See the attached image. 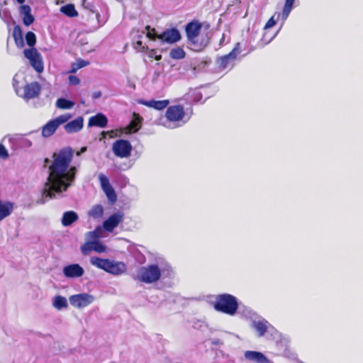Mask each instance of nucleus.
<instances>
[{
    "mask_svg": "<svg viewBox=\"0 0 363 363\" xmlns=\"http://www.w3.org/2000/svg\"><path fill=\"white\" fill-rule=\"evenodd\" d=\"M99 180L100 182L101 186L106 194L110 203H113L117 200L116 194L111 185L109 180L106 176L103 174H99Z\"/></svg>",
    "mask_w": 363,
    "mask_h": 363,
    "instance_id": "obj_15",
    "label": "nucleus"
},
{
    "mask_svg": "<svg viewBox=\"0 0 363 363\" xmlns=\"http://www.w3.org/2000/svg\"><path fill=\"white\" fill-rule=\"evenodd\" d=\"M89 234L90 235L91 238H96L98 237L96 231H91L89 232Z\"/></svg>",
    "mask_w": 363,
    "mask_h": 363,
    "instance_id": "obj_48",
    "label": "nucleus"
},
{
    "mask_svg": "<svg viewBox=\"0 0 363 363\" xmlns=\"http://www.w3.org/2000/svg\"><path fill=\"white\" fill-rule=\"evenodd\" d=\"M169 56L174 60H181L185 57V52L182 48H175L171 50Z\"/></svg>",
    "mask_w": 363,
    "mask_h": 363,
    "instance_id": "obj_32",
    "label": "nucleus"
},
{
    "mask_svg": "<svg viewBox=\"0 0 363 363\" xmlns=\"http://www.w3.org/2000/svg\"><path fill=\"white\" fill-rule=\"evenodd\" d=\"M278 31L274 34L269 35L268 33L265 30L262 39L261 43L263 45L269 44L277 35Z\"/></svg>",
    "mask_w": 363,
    "mask_h": 363,
    "instance_id": "obj_36",
    "label": "nucleus"
},
{
    "mask_svg": "<svg viewBox=\"0 0 363 363\" xmlns=\"http://www.w3.org/2000/svg\"><path fill=\"white\" fill-rule=\"evenodd\" d=\"M13 36L16 46L20 48H23L24 46V39L19 26H17L13 28Z\"/></svg>",
    "mask_w": 363,
    "mask_h": 363,
    "instance_id": "obj_26",
    "label": "nucleus"
},
{
    "mask_svg": "<svg viewBox=\"0 0 363 363\" xmlns=\"http://www.w3.org/2000/svg\"><path fill=\"white\" fill-rule=\"evenodd\" d=\"M174 270L169 262L162 256L157 255L150 263L140 267L133 279L145 284H154L161 279H171L174 277Z\"/></svg>",
    "mask_w": 363,
    "mask_h": 363,
    "instance_id": "obj_2",
    "label": "nucleus"
},
{
    "mask_svg": "<svg viewBox=\"0 0 363 363\" xmlns=\"http://www.w3.org/2000/svg\"><path fill=\"white\" fill-rule=\"evenodd\" d=\"M84 125V119L82 117H78L74 120L68 122L65 125L64 128L67 133H77L81 130Z\"/></svg>",
    "mask_w": 363,
    "mask_h": 363,
    "instance_id": "obj_19",
    "label": "nucleus"
},
{
    "mask_svg": "<svg viewBox=\"0 0 363 363\" xmlns=\"http://www.w3.org/2000/svg\"><path fill=\"white\" fill-rule=\"evenodd\" d=\"M86 147H82V148L81 151H82V152H84V151H86Z\"/></svg>",
    "mask_w": 363,
    "mask_h": 363,
    "instance_id": "obj_53",
    "label": "nucleus"
},
{
    "mask_svg": "<svg viewBox=\"0 0 363 363\" xmlns=\"http://www.w3.org/2000/svg\"><path fill=\"white\" fill-rule=\"evenodd\" d=\"M201 24L196 21L187 23L185 28L189 45L192 47L193 50L196 51L201 50L203 48L202 44H199L196 40V38L201 32Z\"/></svg>",
    "mask_w": 363,
    "mask_h": 363,
    "instance_id": "obj_9",
    "label": "nucleus"
},
{
    "mask_svg": "<svg viewBox=\"0 0 363 363\" xmlns=\"http://www.w3.org/2000/svg\"><path fill=\"white\" fill-rule=\"evenodd\" d=\"M20 13L23 16L30 14L31 9L30 6L21 4L20 6Z\"/></svg>",
    "mask_w": 363,
    "mask_h": 363,
    "instance_id": "obj_39",
    "label": "nucleus"
},
{
    "mask_svg": "<svg viewBox=\"0 0 363 363\" xmlns=\"http://www.w3.org/2000/svg\"><path fill=\"white\" fill-rule=\"evenodd\" d=\"M189 117H188V118H186V120L183 121V123H185L186 121H189Z\"/></svg>",
    "mask_w": 363,
    "mask_h": 363,
    "instance_id": "obj_54",
    "label": "nucleus"
},
{
    "mask_svg": "<svg viewBox=\"0 0 363 363\" xmlns=\"http://www.w3.org/2000/svg\"><path fill=\"white\" fill-rule=\"evenodd\" d=\"M59 126L54 120L48 122L42 128V135L44 138H48L53 135Z\"/></svg>",
    "mask_w": 363,
    "mask_h": 363,
    "instance_id": "obj_25",
    "label": "nucleus"
},
{
    "mask_svg": "<svg viewBox=\"0 0 363 363\" xmlns=\"http://www.w3.org/2000/svg\"><path fill=\"white\" fill-rule=\"evenodd\" d=\"M24 144L27 147H30L32 145V143L29 140H27V139H26L24 140Z\"/></svg>",
    "mask_w": 363,
    "mask_h": 363,
    "instance_id": "obj_49",
    "label": "nucleus"
},
{
    "mask_svg": "<svg viewBox=\"0 0 363 363\" xmlns=\"http://www.w3.org/2000/svg\"><path fill=\"white\" fill-rule=\"evenodd\" d=\"M94 296L89 294L82 293L72 295L69 297V303L77 308H84L94 301Z\"/></svg>",
    "mask_w": 363,
    "mask_h": 363,
    "instance_id": "obj_13",
    "label": "nucleus"
},
{
    "mask_svg": "<svg viewBox=\"0 0 363 363\" xmlns=\"http://www.w3.org/2000/svg\"><path fill=\"white\" fill-rule=\"evenodd\" d=\"M101 96V92L98 91H95L93 95H92V97L93 99H99Z\"/></svg>",
    "mask_w": 363,
    "mask_h": 363,
    "instance_id": "obj_47",
    "label": "nucleus"
},
{
    "mask_svg": "<svg viewBox=\"0 0 363 363\" xmlns=\"http://www.w3.org/2000/svg\"><path fill=\"white\" fill-rule=\"evenodd\" d=\"M70 118H71V115L67 113V114L61 115V116L54 118L53 120L56 123V124L58 126H60L61 124L67 123Z\"/></svg>",
    "mask_w": 363,
    "mask_h": 363,
    "instance_id": "obj_37",
    "label": "nucleus"
},
{
    "mask_svg": "<svg viewBox=\"0 0 363 363\" xmlns=\"http://www.w3.org/2000/svg\"><path fill=\"white\" fill-rule=\"evenodd\" d=\"M52 157V163L49 167L50 174L43 191V196L50 199L55 194L67 191L74 180L77 171L75 167H69L73 157L71 147L62 148L57 153H54Z\"/></svg>",
    "mask_w": 363,
    "mask_h": 363,
    "instance_id": "obj_1",
    "label": "nucleus"
},
{
    "mask_svg": "<svg viewBox=\"0 0 363 363\" xmlns=\"http://www.w3.org/2000/svg\"><path fill=\"white\" fill-rule=\"evenodd\" d=\"M133 150L130 143L124 139L116 140L112 145V151L113 154L120 158L128 157Z\"/></svg>",
    "mask_w": 363,
    "mask_h": 363,
    "instance_id": "obj_11",
    "label": "nucleus"
},
{
    "mask_svg": "<svg viewBox=\"0 0 363 363\" xmlns=\"http://www.w3.org/2000/svg\"><path fill=\"white\" fill-rule=\"evenodd\" d=\"M26 44L30 48L25 49L23 55L27 58L33 68L38 72L41 73L44 69L43 58L40 53L33 46L36 43L35 34L32 31L26 33L25 36Z\"/></svg>",
    "mask_w": 363,
    "mask_h": 363,
    "instance_id": "obj_4",
    "label": "nucleus"
},
{
    "mask_svg": "<svg viewBox=\"0 0 363 363\" xmlns=\"http://www.w3.org/2000/svg\"><path fill=\"white\" fill-rule=\"evenodd\" d=\"M211 343L213 345H221L223 342L220 339L215 338L211 340Z\"/></svg>",
    "mask_w": 363,
    "mask_h": 363,
    "instance_id": "obj_46",
    "label": "nucleus"
},
{
    "mask_svg": "<svg viewBox=\"0 0 363 363\" xmlns=\"http://www.w3.org/2000/svg\"><path fill=\"white\" fill-rule=\"evenodd\" d=\"M238 313L241 314L244 318L250 320L251 322L259 315L251 308L244 305H240V309Z\"/></svg>",
    "mask_w": 363,
    "mask_h": 363,
    "instance_id": "obj_24",
    "label": "nucleus"
},
{
    "mask_svg": "<svg viewBox=\"0 0 363 363\" xmlns=\"http://www.w3.org/2000/svg\"><path fill=\"white\" fill-rule=\"evenodd\" d=\"M55 105L58 108L60 109H71L74 107V102L65 98L61 97L56 101Z\"/></svg>",
    "mask_w": 363,
    "mask_h": 363,
    "instance_id": "obj_29",
    "label": "nucleus"
},
{
    "mask_svg": "<svg viewBox=\"0 0 363 363\" xmlns=\"http://www.w3.org/2000/svg\"><path fill=\"white\" fill-rule=\"evenodd\" d=\"M104 208L101 205L97 204L94 206L88 212L89 217L93 218H99L103 216Z\"/></svg>",
    "mask_w": 363,
    "mask_h": 363,
    "instance_id": "obj_31",
    "label": "nucleus"
},
{
    "mask_svg": "<svg viewBox=\"0 0 363 363\" xmlns=\"http://www.w3.org/2000/svg\"><path fill=\"white\" fill-rule=\"evenodd\" d=\"M295 1L296 0H285V4L281 13V18L283 21H285L289 17L291 11L294 8Z\"/></svg>",
    "mask_w": 363,
    "mask_h": 363,
    "instance_id": "obj_28",
    "label": "nucleus"
},
{
    "mask_svg": "<svg viewBox=\"0 0 363 363\" xmlns=\"http://www.w3.org/2000/svg\"><path fill=\"white\" fill-rule=\"evenodd\" d=\"M135 48L140 50H144L145 48V47L143 45V42L141 40L136 41L135 44Z\"/></svg>",
    "mask_w": 363,
    "mask_h": 363,
    "instance_id": "obj_45",
    "label": "nucleus"
},
{
    "mask_svg": "<svg viewBox=\"0 0 363 363\" xmlns=\"http://www.w3.org/2000/svg\"><path fill=\"white\" fill-rule=\"evenodd\" d=\"M213 308L218 312L234 316L240 309L239 300L230 294H220L215 297Z\"/></svg>",
    "mask_w": 363,
    "mask_h": 363,
    "instance_id": "obj_3",
    "label": "nucleus"
},
{
    "mask_svg": "<svg viewBox=\"0 0 363 363\" xmlns=\"http://www.w3.org/2000/svg\"><path fill=\"white\" fill-rule=\"evenodd\" d=\"M241 2H242V0H234L233 1L234 4H240Z\"/></svg>",
    "mask_w": 363,
    "mask_h": 363,
    "instance_id": "obj_51",
    "label": "nucleus"
},
{
    "mask_svg": "<svg viewBox=\"0 0 363 363\" xmlns=\"http://www.w3.org/2000/svg\"><path fill=\"white\" fill-rule=\"evenodd\" d=\"M9 156V155L6 147L2 144H0V158L6 159Z\"/></svg>",
    "mask_w": 363,
    "mask_h": 363,
    "instance_id": "obj_41",
    "label": "nucleus"
},
{
    "mask_svg": "<svg viewBox=\"0 0 363 363\" xmlns=\"http://www.w3.org/2000/svg\"><path fill=\"white\" fill-rule=\"evenodd\" d=\"M146 29L147 30V37L150 40L158 39L162 43L174 44L182 38L179 30L176 28L166 29L160 34H157L155 29L150 28L149 26H146Z\"/></svg>",
    "mask_w": 363,
    "mask_h": 363,
    "instance_id": "obj_6",
    "label": "nucleus"
},
{
    "mask_svg": "<svg viewBox=\"0 0 363 363\" xmlns=\"http://www.w3.org/2000/svg\"><path fill=\"white\" fill-rule=\"evenodd\" d=\"M79 219L78 214L74 211H65L62 217L61 223L64 227L70 226Z\"/></svg>",
    "mask_w": 363,
    "mask_h": 363,
    "instance_id": "obj_22",
    "label": "nucleus"
},
{
    "mask_svg": "<svg viewBox=\"0 0 363 363\" xmlns=\"http://www.w3.org/2000/svg\"><path fill=\"white\" fill-rule=\"evenodd\" d=\"M244 359L250 363H274L264 353L255 350H247L244 352Z\"/></svg>",
    "mask_w": 363,
    "mask_h": 363,
    "instance_id": "obj_16",
    "label": "nucleus"
},
{
    "mask_svg": "<svg viewBox=\"0 0 363 363\" xmlns=\"http://www.w3.org/2000/svg\"><path fill=\"white\" fill-rule=\"evenodd\" d=\"M250 327L255 332L257 337H263L264 336H270L276 337L278 335L277 329L265 318L259 315L257 318L251 322Z\"/></svg>",
    "mask_w": 363,
    "mask_h": 363,
    "instance_id": "obj_7",
    "label": "nucleus"
},
{
    "mask_svg": "<svg viewBox=\"0 0 363 363\" xmlns=\"http://www.w3.org/2000/svg\"><path fill=\"white\" fill-rule=\"evenodd\" d=\"M142 120L143 118L140 116L134 115L133 119L124 128V132L126 134L135 133L138 132L141 128Z\"/></svg>",
    "mask_w": 363,
    "mask_h": 363,
    "instance_id": "obj_20",
    "label": "nucleus"
},
{
    "mask_svg": "<svg viewBox=\"0 0 363 363\" xmlns=\"http://www.w3.org/2000/svg\"><path fill=\"white\" fill-rule=\"evenodd\" d=\"M60 11L69 17H75L77 16L78 13L75 9V7L73 4H69L65 6H62L60 8Z\"/></svg>",
    "mask_w": 363,
    "mask_h": 363,
    "instance_id": "obj_30",
    "label": "nucleus"
},
{
    "mask_svg": "<svg viewBox=\"0 0 363 363\" xmlns=\"http://www.w3.org/2000/svg\"><path fill=\"white\" fill-rule=\"evenodd\" d=\"M18 4H23L25 2V0H16Z\"/></svg>",
    "mask_w": 363,
    "mask_h": 363,
    "instance_id": "obj_52",
    "label": "nucleus"
},
{
    "mask_svg": "<svg viewBox=\"0 0 363 363\" xmlns=\"http://www.w3.org/2000/svg\"><path fill=\"white\" fill-rule=\"evenodd\" d=\"M167 122L164 125L167 128H176L181 125L179 123L185 118L184 107L181 105L169 106L166 111Z\"/></svg>",
    "mask_w": 363,
    "mask_h": 363,
    "instance_id": "obj_8",
    "label": "nucleus"
},
{
    "mask_svg": "<svg viewBox=\"0 0 363 363\" xmlns=\"http://www.w3.org/2000/svg\"><path fill=\"white\" fill-rule=\"evenodd\" d=\"M89 64V62L84 60H79L72 65L71 72H76L78 69L83 68Z\"/></svg>",
    "mask_w": 363,
    "mask_h": 363,
    "instance_id": "obj_34",
    "label": "nucleus"
},
{
    "mask_svg": "<svg viewBox=\"0 0 363 363\" xmlns=\"http://www.w3.org/2000/svg\"><path fill=\"white\" fill-rule=\"evenodd\" d=\"M124 218V213L122 211H117L111 214L106 220L103 222L102 226L105 231L111 233L121 223Z\"/></svg>",
    "mask_w": 363,
    "mask_h": 363,
    "instance_id": "obj_14",
    "label": "nucleus"
},
{
    "mask_svg": "<svg viewBox=\"0 0 363 363\" xmlns=\"http://www.w3.org/2000/svg\"><path fill=\"white\" fill-rule=\"evenodd\" d=\"M99 14L96 13V17L99 18Z\"/></svg>",
    "mask_w": 363,
    "mask_h": 363,
    "instance_id": "obj_57",
    "label": "nucleus"
},
{
    "mask_svg": "<svg viewBox=\"0 0 363 363\" xmlns=\"http://www.w3.org/2000/svg\"><path fill=\"white\" fill-rule=\"evenodd\" d=\"M149 57H154L156 60L159 61L162 59L161 55H157V50L155 49H152L149 52Z\"/></svg>",
    "mask_w": 363,
    "mask_h": 363,
    "instance_id": "obj_43",
    "label": "nucleus"
},
{
    "mask_svg": "<svg viewBox=\"0 0 363 363\" xmlns=\"http://www.w3.org/2000/svg\"><path fill=\"white\" fill-rule=\"evenodd\" d=\"M52 305L57 310L66 308L68 306L67 301L65 297L62 296H56L52 298Z\"/></svg>",
    "mask_w": 363,
    "mask_h": 363,
    "instance_id": "obj_27",
    "label": "nucleus"
},
{
    "mask_svg": "<svg viewBox=\"0 0 363 363\" xmlns=\"http://www.w3.org/2000/svg\"><path fill=\"white\" fill-rule=\"evenodd\" d=\"M89 247L93 251L99 253L104 252L106 246L99 240H93L89 242Z\"/></svg>",
    "mask_w": 363,
    "mask_h": 363,
    "instance_id": "obj_33",
    "label": "nucleus"
},
{
    "mask_svg": "<svg viewBox=\"0 0 363 363\" xmlns=\"http://www.w3.org/2000/svg\"><path fill=\"white\" fill-rule=\"evenodd\" d=\"M241 52L240 43L235 44L234 48L228 55L222 56L217 60V64L223 70H230L235 65L237 56Z\"/></svg>",
    "mask_w": 363,
    "mask_h": 363,
    "instance_id": "obj_10",
    "label": "nucleus"
},
{
    "mask_svg": "<svg viewBox=\"0 0 363 363\" xmlns=\"http://www.w3.org/2000/svg\"><path fill=\"white\" fill-rule=\"evenodd\" d=\"M139 104L145 105L148 107L154 108L155 109H157V110H162L167 106V105L169 104V101L168 100H161V101L140 100L139 101Z\"/></svg>",
    "mask_w": 363,
    "mask_h": 363,
    "instance_id": "obj_23",
    "label": "nucleus"
},
{
    "mask_svg": "<svg viewBox=\"0 0 363 363\" xmlns=\"http://www.w3.org/2000/svg\"><path fill=\"white\" fill-rule=\"evenodd\" d=\"M188 99L192 100L194 102H200L202 99V94L197 90H194L188 94Z\"/></svg>",
    "mask_w": 363,
    "mask_h": 363,
    "instance_id": "obj_35",
    "label": "nucleus"
},
{
    "mask_svg": "<svg viewBox=\"0 0 363 363\" xmlns=\"http://www.w3.org/2000/svg\"><path fill=\"white\" fill-rule=\"evenodd\" d=\"M91 250H92V249H91L89 247V242L85 243L81 247V251L84 255H86L88 252Z\"/></svg>",
    "mask_w": 363,
    "mask_h": 363,
    "instance_id": "obj_44",
    "label": "nucleus"
},
{
    "mask_svg": "<svg viewBox=\"0 0 363 363\" xmlns=\"http://www.w3.org/2000/svg\"><path fill=\"white\" fill-rule=\"evenodd\" d=\"M203 325H204V323H201L199 325V328H201L203 326Z\"/></svg>",
    "mask_w": 363,
    "mask_h": 363,
    "instance_id": "obj_56",
    "label": "nucleus"
},
{
    "mask_svg": "<svg viewBox=\"0 0 363 363\" xmlns=\"http://www.w3.org/2000/svg\"><path fill=\"white\" fill-rule=\"evenodd\" d=\"M107 124L108 118L101 113H99L95 116L90 117L88 123V125L89 127L96 126L101 128L106 127Z\"/></svg>",
    "mask_w": 363,
    "mask_h": 363,
    "instance_id": "obj_18",
    "label": "nucleus"
},
{
    "mask_svg": "<svg viewBox=\"0 0 363 363\" xmlns=\"http://www.w3.org/2000/svg\"><path fill=\"white\" fill-rule=\"evenodd\" d=\"M63 274L67 278H79L84 274V269L79 264H70L62 269Z\"/></svg>",
    "mask_w": 363,
    "mask_h": 363,
    "instance_id": "obj_17",
    "label": "nucleus"
},
{
    "mask_svg": "<svg viewBox=\"0 0 363 363\" xmlns=\"http://www.w3.org/2000/svg\"><path fill=\"white\" fill-rule=\"evenodd\" d=\"M274 16L275 15L272 16L269 20L267 22V23L265 24L264 27V30H268L269 28L273 27L276 23H277V20L274 19Z\"/></svg>",
    "mask_w": 363,
    "mask_h": 363,
    "instance_id": "obj_40",
    "label": "nucleus"
},
{
    "mask_svg": "<svg viewBox=\"0 0 363 363\" xmlns=\"http://www.w3.org/2000/svg\"><path fill=\"white\" fill-rule=\"evenodd\" d=\"M86 4H87L86 0H85V1H84L83 4H84V6H86Z\"/></svg>",
    "mask_w": 363,
    "mask_h": 363,
    "instance_id": "obj_55",
    "label": "nucleus"
},
{
    "mask_svg": "<svg viewBox=\"0 0 363 363\" xmlns=\"http://www.w3.org/2000/svg\"><path fill=\"white\" fill-rule=\"evenodd\" d=\"M38 203L44 204L45 203V201L44 199H41L40 201H38Z\"/></svg>",
    "mask_w": 363,
    "mask_h": 363,
    "instance_id": "obj_50",
    "label": "nucleus"
},
{
    "mask_svg": "<svg viewBox=\"0 0 363 363\" xmlns=\"http://www.w3.org/2000/svg\"><path fill=\"white\" fill-rule=\"evenodd\" d=\"M90 263L91 265L115 276L121 275L127 270V266L123 262L103 259L99 257H91Z\"/></svg>",
    "mask_w": 363,
    "mask_h": 363,
    "instance_id": "obj_5",
    "label": "nucleus"
},
{
    "mask_svg": "<svg viewBox=\"0 0 363 363\" xmlns=\"http://www.w3.org/2000/svg\"><path fill=\"white\" fill-rule=\"evenodd\" d=\"M14 209V203L0 200V222L9 216Z\"/></svg>",
    "mask_w": 363,
    "mask_h": 363,
    "instance_id": "obj_21",
    "label": "nucleus"
},
{
    "mask_svg": "<svg viewBox=\"0 0 363 363\" xmlns=\"http://www.w3.org/2000/svg\"><path fill=\"white\" fill-rule=\"evenodd\" d=\"M16 92L18 96L23 98L26 101H28L39 96L41 92V86L38 82H33L24 86L22 94L18 89H16Z\"/></svg>",
    "mask_w": 363,
    "mask_h": 363,
    "instance_id": "obj_12",
    "label": "nucleus"
},
{
    "mask_svg": "<svg viewBox=\"0 0 363 363\" xmlns=\"http://www.w3.org/2000/svg\"><path fill=\"white\" fill-rule=\"evenodd\" d=\"M34 20L35 18L31 13L28 15H25L23 17V23L26 26H29L30 25H31L34 22Z\"/></svg>",
    "mask_w": 363,
    "mask_h": 363,
    "instance_id": "obj_38",
    "label": "nucleus"
},
{
    "mask_svg": "<svg viewBox=\"0 0 363 363\" xmlns=\"http://www.w3.org/2000/svg\"><path fill=\"white\" fill-rule=\"evenodd\" d=\"M68 79H69V84H72V85H77L80 82L79 79L77 76H74V75L69 76Z\"/></svg>",
    "mask_w": 363,
    "mask_h": 363,
    "instance_id": "obj_42",
    "label": "nucleus"
}]
</instances>
